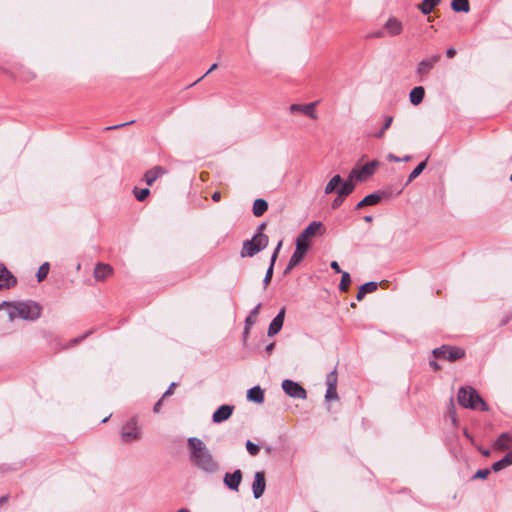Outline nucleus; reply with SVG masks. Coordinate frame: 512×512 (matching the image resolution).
Listing matches in <instances>:
<instances>
[{"label":"nucleus","instance_id":"obj_1","mask_svg":"<svg viewBox=\"0 0 512 512\" xmlns=\"http://www.w3.org/2000/svg\"><path fill=\"white\" fill-rule=\"evenodd\" d=\"M189 460L194 468L205 475H214L219 472L220 464L213 456L206 444L197 437L187 439Z\"/></svg>","mask_w":512,"mask_h":512},{"label":"nucleus","instance_id":"obj_2","mask_svg":"<svg viewBox=\"0 0 512 512\" xmlns=\"http://www.w3.org/2000/svg\"><path fill=\"white\" fill-rule=\"evenodd\" d=\"M457 401L459 405L464 408H469L473 410H481L487 411L488 406L482 397L477 393V391L470 387H461L457 394Z\"/></svg>","mask_w":512,"mask_h":512},{"label":"nucleus","instance_id":"obj_3","mask_svg":"<svg viewBox=\"0 0 512 512\" xmlns=\"http://www.w3.org/2000/svg\"><path fill=\"white\" fill-rule=\"evenodd\" d=\"M268 243L269 238L267 235L262 232H256L252 239L243 242L240 256L242 258L253 257L264 250L268 246Z\"/></svg>","mask_w":512,"mask_h":512},{"label":"nucleus","instance_id":"obj_4","mask_svg":"<svg viewBox=\"0 0 512 512\" xmlns=\"http://www.w3.org/2000/svg\"><path fill=\"white\" fill-rule=\"evenodd\" d=\"M13 308L14 312L11 315H17L25 320L34 321L41 315V306L33 301L18 302Z\"/></svg>","mask_w":512,"mask_h":512},{"label":"nucleus","instance_id":"obj_5","mask_svg":"<svg viewBox=\"0 0 512 512\" xmlns=\"http://www.w3.org/2000/svg\"><path fill=\"white\" fill-rule=\"evenodd\" d=\"M433 355L437 358L456 361L465 357V350L456 346L442 345L433 350Z\"/></svg>","mask_w":512,"mask_h":512},{"label":"nucleus","instance_id":"obj_6","mask_svg":"<svg viewBox=\"0 0 512 512\" xmlns=\"http://www.w3.org/2000/svg\"><path fill=\"white\" fill-rule=\"evenodd\" d=\"M141 438L140 428L136 418H132L121 428V440L124 443H132Z\"/></svg>","mask_w":512,"mask_h":512},{"label":"nucleus","instance_id":"obj_7","mask_svg":"<svg viewBox=\"0 0 512 512\" xmlns=\"http://www.w3.org/2000/svg\"><path fill=\"white\" fill-rule=\"evenodd\" d=\"M337 382H338L337 371H336V369H334L326 376V380H325V384H326L327 388H326L324 398L327 403H331L332 401H339V397L337 394Z\"/></svg>","mask_w":512,"mask_h":512},{"label":"nucleus","instance_id":"obj_8","mask_svg":"<svg viewBox=\"0 0 512 512\" xmlns=\"http://www.w3.org/2000/svg\"><path fill=\"white\" fill-rule=\"evenodd\" d=\"M281 386L285 394L291 398L306 399L307 397L306 390L295 381L285 379Z\"/></svg>","mask_w":512,"mask_h":512},{"label":"nucleus","instance_id":"obj_9","mask_svg":"<svg viewBox=\"0 0 512 512\" xmlns=\"http://www.w3.org/2000/svg\"><path fill=\"white\" fill-rule=\"evenodd\" d=\"M318 105V101H314L307 104H299L295 103L289 106V112L291 114L300 113L311 119H317L316 107Z\"/></svg>","mask_w":512,"mask_h":512},{"label":"nucleus","instance_id":"obj_10","mask_svg":"<svg viewBox=\"0 0 512 512\" xmlns=\"http://www.w3.org/2000/svg\"><path fill=\"white\" fill-rule=\"evenodd\" d=\"M378 165L379 162L377 160H373L363 165L360 169H353L349 174L348 180H352L353 178L364 180L375 172Z\"/></svg>","mask_w":512,"mask_h":512},{"label":"nucleus","instance_id":"obj_11","mask_svg":"<svg viewBox=\"0 0 512 512\" xmlns=\"http://www.w3.org/2000/svg\"><path fill=\"white\" fill-rule=\"evenodd\" d=\"M355 189V184L352 180H346L341 187L337 190V196L332 201V209H337L341 206L347 196H349Z\"/></svg>","mask_w":512,"mask_h":512},{"label":"nucleus","instance_id":"obj_12","mask_svg":"<svg viewBox=\"0 0 512 512\" xmlns=\"http://www.w3.org/2000/svg\"><path fill=\"white\" fill-rule=\"evenodd\" d=\"M440 58V54H435L421 60L417 65L416 73L421 77L428 75Z\"/></svg>","mask_w":512,"mask_h":512},{"label":"nucleus","instance_id":"obj_13","mask_svg":"<svg viewBox=\"0 0 512 512\" xmlns=\"http://www.w3.org/2000/svg\"><path fill=\"white\" fill-rule=\"evenodd\" d=\"M265 487V473L263 471H257L254 475V481L252 483L254 498L259 499L263 495Z\"/></svg>","mask_w":512,"mask_h":512},{"label":"nucleus","instance_id":"obj_14","mask_svg":"<svg viewBox=\"0 0 512 512\" xmlns=\"http://www.w3.org/2000/svg\"><path fill=\"white\" fill-rule=\"evenodd\" d=\"M16 283V278L8 271L4 264L0 263V290L14 287Z\"/></svg>","mask_w":512,"mask_h":512},{"label":"nucleus","instance_id":"obj_15","mask_svg":"<svg viewBox=\"0 0 512 512\" xmlns=\"http://www.w3.org/2000/svg\"><path fill=\"white\" fill-rule=\"evenodd\" d=\"M242 481V472L240 469L235 470L233 473H226L223 478L224 484L233 491H238Z\"/></svg>","mask_w":512,"mask_h":512},{"label":"nucleus","instance_id":"obj_16","mask_svg":"<svg viewBox=\"0 0 512 512\" xmlns=\"http://www.w3.org/2000/svg\"><path fill=\"white\" fill-rule=\"evenodd\" d=\"M383 29L388 36H398L403 31V24L397 18L390 17L383 25Z\"/></svg>","mask_w":512,"mask_h":512},{"label":"nucleus","instance_id":"obj_17","mask_svg":"<svg viewBox=\"0 0 512 512\" xmlns=\"http://www.w3.org/2000/svg\"><path fill=\"white\" fill-rule=\"evenodd\" d=\"M285 318V308L283 307L278 314L275 316V318L271 321L269 328H268V336L272 337L279 333V331L282 329L283 323Z\"/></svg>","mask_w":512,"mask_h":512},{"label":"nucleus","instance_id":"obj_18","mask_svg":"<svg viewBox=\"0 0 512 512\" xmlns=\"http://www.w3.org/2000/svg\"><path fill=\"white\" fill-rule=\"evenodd\" d=\"M167 171L161 167V166H155L151 169H149L148 171L145 172L144 174V181L146 182V184L148 186H152L154 184V182L159 178L161 177L162 175L166 174Z\"/></svg>","mask_w":512,"mask_h":512},{"label":"nucleus","instance_id":"obj_19","mask_svg":"<svg viewBox=\"0 0 512 512\" xmlns=\"http://www.w3.org/2000/svg\"><path fill=\"white\" fill-rule=\"evenodd\" d=\"M232 412L233 406L222 405L213 413L212 420L215 423H221L227 420L232 415Z\"/></svg>","mask_w":512,"mask_h":512},{"label":"nucleus","instance_id":"obj_20","mask_svg":"<svg viewBox=\"0 0 512 512\" xmlns=\"http://www.w3.org/2000/svg\"><path fill=\"white\" fill-rule=\"evenodd\" d=\"M112 272L113 269L109 264L98 263L94 269V277L97 281H104Z\"/></svg>","mask_w":512,"mask_h":512},{"label":"nucleus","instance_id":"obj_21","mask_svg":"<svg viewBox=\"0 0 512 512\" xmlns=\"http://www.w3.org/2000/svg\"><path fill=\"white\" fill-rule=\"evenodd\" d=\"M307 251L308 250L303 249V247L301 245H297L294 253L292 254V256L289 260V263L286 267L285 272H288L293 267H295L297 264H299L301 262V260L304 258Z\"/></svg>","mask_w":512,"mask_h":512},{"label":"nucleus","instance_id":"obj_22","mask_svg":"<svg viewBox=\"0 0 512 512\" xmlns=\"http://www.w3.org/2000/svg\"><path fill=\"white\" fill-rule=\"evenodd\" d=\"M511 442L512 435L510 433L505 432L499 435V437L494 442L493 447L496 450H506L510 447Z\"/></svg>","mask_w":512,"mask_h":512},{"label":"nucleus","instance_id":"obj_23","mask_svg":"<svg viewBox=\"0 0 512 512\" xmlns=\"http://www.w3.org/2000/svg\"><path fill=\"white\" fill-rule=\"evenodd\" d=\"M378 283L375 281L367 282L359 287L358 293L356 295V299L358 301L363 300L366 294L373 293L377 290Z\"/></svg>","mask_w":512,"mask_h":512},{"label":"nucleus","instance_id":"obj_24","mask_svg":"<svg viewBox=\"0 0 512 512\" xmlns=\"http://www.w3.org/2000/svg\"><path fill=\"white\" fill-rule=\"evenodd\" d=\"M247 399L261 404L264 402V392L259 386L252 387L247 392Z\"/></svg>","mask_w":512,"mask_h":512},{"label":"nucleus","instance_id":"obj_25","mask_svg":"<svg viewBox=\"0 0 512 512\" xmlns=\"http://www.w3.org/2000/svg\"><path fill=\"white\" fill-rule=\"evenodd\" d=\"M261 304H257L249 313L245 320V328H244V336H246L252 325L255 323L256 318L258 316L259 310H260Z\"/></svg>","mask_w":512,"mask_h":512},{"label":"nucleus","instance_id":"obj_26","mask_svg":"<svg viewBox=\"0 0 512 512\" xmlns=\"http://www.w3.org/2000/svg\"><path fill=\"white\" fill-rule=\"evenodd\" d=\"M424 95L425 90L422 86L414 87L409 94L410 102L413 105H419L423 101Z\"/></svg>","mask_w":512,"mask_h":512},{"label":"nucleus","instance_id":"obj_27","mask_svg":"<svg viewBox=\"0 0 512 512\" xmlns=\"http://www.w3.org/2000/svg\"><path fill=\"white\" fill-rule=\"evenodd\" d=\"M512 464V450L509 451L502 459L496 461L492 465V470L498 472Z\"/></svg>","mask_w":512,"mask_h":512},{"label":"nucleus","instance_id":"obj_28","mask_svg":"<svg viewBox=\"0 0 512 512\" xmlns=\"http://www.w3.org/2000/svg\"><path fill=\"white\" fill-rule=\"evenodd\" d=\"M381 197L377 193H372L364 197L358 204L356 205V209L363 208L364 206L376 205L379 203Z\"/></svg>","mask_w":512,"mask_h":512},{"label":"nucleus","instance_id":"obj_29","mask_svg":"<svg viewBox=\"0 0 512 512\" xmlns=\"http://www.w3.org/2000/svg\"><path fill=\"white\" fill-rule=\"evenodd\" d=\"M268 209V203L264 199H256L253 203V214L256 217L262 216Z\"/></svg>","mask_w":512,"mask_h":512},{"label":"nucleus","instance_id":"obj_30","mask_svg":"<svg viewBox=\"0 0 512 512\" xmlns=\"http://www.w3.org/2000/svg\"><path fill=\"white\" fill-rule=\"evenodd\" d=\"M441 0H423L419 5L418 8L424 15L430 14L435 6H437Z\"/></svg>","mask_w":512,"mask_h":512},{"label":"nucleus","instance_id":"obj_31","mask_svg":"<svg viewBox=\"0 0 512 512\" xmlns=\"http://www.w3.org/2000/svg\"><path fill=\"white\" fill-rule=\"evenodd\" d=\"M344 182L345 181L342 180L340 175L333 176L331 178V180L327 183L326 187H325V193L326 194L333 193L334 191H336V188L338 186L341 187Z\"/></svg>","mask_w":512,"mask_h":512},{"label":"nucleus","instance_id":"obj_32","mask_svg":"<svg viewBox=\"0 0 512 512\" xmlns=\"http://www.w3.org/2000/svg\"><path fill=\"white\" fill-rule=\"evenodd\" d=\"M451 8L455 12H469L470 4L468 0H452Z\"/></svg>","mask_w":512,"mask_h":512},{"label":"nucleus","instance_id":"obj_33","mask_svg":"<svg viewBox=\"0 0 512 512\" xmlns=\"http://www.w3.org/2000/svg\"><path fill=\"white\" fill-rule=\"evenodd\" d=\"M320 230V221L312 222L307 228H305L301 234L303 238H310Z\"/></svg>","mask_w":512,"mask_h":512},{"label":"nucleus","instance_id":"obj_34","mask_svg":"<svg viewBox=\"0 0 512 512\" xmlns=\"http://www.w3.org/2000/svg\"><path fill=\"white\" fill-rule=\"evenodd\" d=\"M392 122H393V117L392 116H386L382 128L379 131L375 132L373 134V137L377 138V139L383 138L384 135H385L386 130L390 128Z\"/></svg>","mask_w":512,"mask_h":512},{"label":"nucleus","instance_id":"obj_35","mask_svg":"<svg viewBox=\"0 0 512 512\" xmlns=\"http://www.w3.org/2000/svg\"><path fill=\"white\" fill-rule=\"evenodd\" d=\"M426 165H427V160L419 163L414 168V170L409 174L407 184L412 182L415 178H417L422 173V171L426 168Z\"/></svg>","mask_w":512,"mask_h":512},{"label":"nucleus","instance_id":"obj_36","mask_svg":"<svg viewBox=\"0 0 512 512\" xmlns=\"http://www.w3.org/2000/svg\"><path fill=\"white\" fill-rule=\"evenodd\" d=\"M49 269H50V266H49L48 262L43 263L39 267L37 274H36L38 282H42L47 277V275L49 273Z\"/></svg>","mask_w":512,"mask_h":512},{"label":"nucleus","instance_id":"obj_37","mask_svg":"<svg viewBox=\"0 0 512 512\" xmlns=\"http://www.w3.org/2000/svg\"><path fill=\"white\" fill-rule=\"evenodd\" d=\"M133 194L138 201H144L150 194V190L148 188L140 189L135 187L133 190Z\"/></svg>","mask_w":512,"mask_h":512},{"label":"nucleus","instance_id":"obj_38","mask_svg":"<svg viewBox=\"0 0 512 512\" xmlns=\"http://www.w3.org/2000/svg\"><path fill=\"white\" fill-rule=\"evenodd\" d=\"M351 283V277L348 272H342L341 281L339 284L340 291L346 292L348 290L349 284Z\"/></svg>","mask_w":512,"mask_h":512},{"label":"nucleus","instance_id":"obj_39","mask_svg":"<svg viewBox=\"0 0 512 512\" xmlns=\"http://www.w3.org/2000/svg\"><path fill=\"white\" fill-rule=\"evenodd\" d=\"M246 449L251 456H256L260 451V447L250 440L246 442Z\"/></svg>","mask_w":512,"mask_h":512},{"label":"nucleus","instance_id":"obj_40","mask_svg":"<svg viewBox=\"0 0 512 512\" xmlns=\"http://www.w3.org/2000/svg\"><path fill=\"white\" fill-rule=\"evenodd\" d=\"M21 77L24 81H31L36 77V74L30 69H23Z\"/></svg>","mask_w":512,"mask_h":512},{"label":"nucleus","instance_id":"obj_41","mask_svg":"<svg viewBox=\"0 0 512 512\" xmlns=\"http://www.w3.org/2000/svg\"><path fill=\"white\" fill-rule=\"evenodd\" d=\"M490 474V470L488 468L486 469H479L473 476V479H486Z\"/></svg>","mask_w":512,"mask_h":512},{"label":"nucleus","instance_id":"obj_42","mask_svg":"<svg viewBox=\"0 0 512 512\" xmlns=\"http://www.w3.org/2000/svg\"><path fill=\"white\" fill-rule=\"evenodd\" d=\"M301 245L303 249L308 250L309 248V238H303L302 234L297 237L296 239V246Z\"/></svg>","mask_w":512,"mask_h":512},{"label":"nucleus","instance_id":"obj_43","mask_svg":"<svg viewBox=\"0 0 512 512\" xmlns=\"http://www.w3.org/2000/svg\"><path fill=\"white\" fill-rule=\"evenodd\" d=\"M272 276H273V268L272 267H268L267 271H266V274H265V277H264V280H263V284H264V287L266 288L271 279H272Z\"/></svg>","mask_w":512,"mask_h":512},{"label":"nucleus","instance_id":"obj_44","mask_svg":"<svg viewBox=\"0 0 512 512\" xmlns=\"http://www.w3.org/2000/svg\"><path fill=\"white\" fill-rule=\"evenodd\" d=\"M175 386H176V383H174V382H173V383H171V385L169 386V388H168V389L165 391V393L163 394L162 399H164V398H165V397H167V396L172 395V393H173V389H174V387H175Z\"/></svg>","mask_w":512,"mask_h":512},{"label":"nucleus","instance_id":"obj_45","mask_svg":"<svg viewBox=\"0 0 512 512\" xmlns=\"http://www.w3.org/2000/svg\"><path fill=\"white\" fill-rule=\"evenodd\" d=\"M218 65L216 63L212 64L211 67L209 68V70L205 73V75H203L201 78H199L198 80H196L193 84H196L197 82H199L201 79H203L205 76H207L209 73H211L212 71H214L215 69H217Z\"/></svg>","mask_w":512,"mask_h":512},{"label":"nucleus","instance_id":"obj_46","mask_svg":"<svg viewBox=\"0 0 512 512\" xmlns=\"http://www.w3.org/2000/svg\"><path fill=\"white\" fill-rule=\"evenodd\" d=\"M330 266L336 273H342V270L340 269V266L337 261H332Z\"/></svg>","mask_w":512,"mask_h":512},{"label":"nucleus","instance_id":"obj_47","mask_svg":"<svg viewBox=\"0 0 512 512\" xmlns=\"http://www.w3.org/2000/svg\"><path fill=\"white\" fill-rule=\"evenodd\" d=\"M370 36L376 37V38H383L386 36V33H385V30L383 29L382 31H376V32L372 33Z\"/></svg>","mask_w":512,"mask_h":512},{"label":"nucleus","instance_id":"obj_48","mask_svg":"<svg viewBox=\"0 0 512 512\" xmlns=\"http://www.w3.org/2000/svg\"><path fill=\"white\" fill-rule=\"evenodd\" d=\"M455 55H456V49H454L453 47H450L446 50V56L448 58H453Z\"/></svg>","mask_w":512,"mask_h":512},{"label":"nucleus","instance_id":"obj_49","mask_svg":"<svg viewBox=\"0 0 512 512\" xmlns=\"http://www.w3.org/2000/svg\"><path fill=\"white\" fill-rule=\"evenodd\" d=\"M463 435L471 442V444H475L473 436L467 431V429L463 430Z\"/></svg>","mask_w":512,"mask_h":512},{"label":"nucleus","instance_id":"obj_50","mask_svg":"<svg viewBox=\"0 0 512 512\" xmlns=\"http://www.w3.org/2000/svg\"><path fill=\"white\" fill-rule=\"evenodd\" d=\"M132 123H134V121H130V122H126V123H122V124L114 125V126H111V127H107L106 129H107V130H110V129H117V128L124 127V126L129 125V124H132Z\"/></svg>","mask_w":512,"mask_h":512},{"label":"nucleus","instance_id":"obj_51","mask_svg":"<svg viewBox=\"0 0 512 512\" xmlns=\"http://www.w3.org/2000/svg\"><path fill=\"white\" fill-rule=\"evenodd\" d=\"M162 400H163V399L161 398L158 402H156V403H155V405H154V407H153V411H154L155 413H158V412L160 411L161 406H162Z\"/></svg>","mask_w":512,"mask_h":512},{"label":"nucleus","instance_id":"obj_52","mask_svg":"<svg viewBox=\"0 0 512 512\" xmlns=\"http://www.w3.org/2000/svg\"><path fill=\"white\" fill-rule=\"evenodd\" d=\"M387 159H388L389 161H393V162H400V161H401V158H399V157L395 156V155H394V154H392V153L388 154Z\"/></svg>","mask_w":512,"mask_h":512},{"label":"nucleus","instance_id":"obj_53","mask_svg":"<svg viewBox=\"0 0 512 512\" xmlns=\"http://www.w3.org/2000/svg\"><path fill=\"white\" fill-rule=\"evenodd\" d=\"M211 198L213 201L218 202L221 199V193L219 191H216L212 194Z\"/></svg>","mask_w":512,"mask_h":512},{"label":"nucleus","instance_id":"obj_54","mask_svg":"<svg viewBox=\"0 0 512 512\" xmlns=\"http://www.w3.org/2000/svg\"><path fill=\"white\" fill-rule=\"evenodd\" d=\"M478 450L485 457H488L490 455V450L489 449L478 447Z\"/></svg>","mask_w":512,"mask_h":512},{"label":"nucleus","instance_id":"obj_55","mask_svg":"<svg viewBox=\"0 0 512 512\" xmlns=\"http://www.w3.org/2000/svg\"><path fill=\"white\" fill-rule=\"evenodd\" d=\"M429 364H430V366H431L435 371H437V370H439V369H440L439 364H438L436 361H434V360H431V361L429 362Z\"/></svg>","mask_w":512,"mask_h":512},{"label":"nucleus","instance_id":"obj_56","mask_svg":"<svg viewBox=\"0 0 512 512\" xmlns=\"http://www.w3.org/2000/svg\"><path fill=\"white\" fill-rule=\"evenodd\" d=\"M275 347V344L274 343H270L269 345L266 346L265 350L268 354H271L273 349Z\"/></svg>","mask_w":512,"mask_h":512},{"label":"nucleus","instance_id":"obj_57","mask_svg":"<svg viewBox=\"0 0 512 512\" xmlns=\"http://www.w3.org/2000/svg\"><path fill=\"white\" fill-rule=\"evenodd\" d=\"M277 257H278V255H276V254H272V256H271V263H270V266H269V267L274 268V264H275V262H276Z\"/></svg>","mask_w":512,"mask_h":512},{"label":"nucleus","instance_id":"obj_58","mask_svg":"<svg viewBox=\"0 0 512 512\" xmlns=\"http://www.w3.org/2000/svg\"><path fill=\"white\" fill-rule=\"evenodd\" d=\"M281 246H282V241H280V242L277 244V246H276V248H275V250H274L273 254L278 255V254H279V251H280Z\"/></svg>","mask_w":512,"mask_h":512},{"label":"nucleus","instance_id":"obj_59","mask_svg":"<svg viewBox=\"0 0 512 512\" xmlns=\"http://www.w3.org/2000/svg\"><path fill=\"white\" fill-rule=\"evenodd\" d=\"M86 336H87V334H84V335H83V336H81V337L75 338V339L73 340V343H74V344H78V343H79L80 341H82Z\"/></svg>","mask_w":512,"mask_h":512},{"label":"nucleus","instance_id":"obj_60","mask_svg":"<svg viewBox=\"0 0 512 512\" xmlns=\"http://www.w3.org/2000/svg\"><path fill=\"white\" fill-rule=\"evenodd\" d=\"M266 224L265 223H262L258 226L257 228V232H262V230L265 228Z\"/></svg>","mask_w":512,"mask_h":512},{"label":"nucleus","instance_id":"obj_61","mask_svg":"<svg viewBox=\"0 0 512 512\" xmlns=\"http://www.w3.org/2000/svg\"><path fill=\"white\" fill-rule=\"evenodd\" d=\"M372 219H373V217H372V216H365V217H364V220H365L366 222H371V221H372Z\"/></svg>","mask_w":512,"mask_h":512},{"label":"nucleus","instance_id":"obj_62","mask_svg":"<svg viewBox=\"0 0 512 512\" xmlns=\"http://www.w3.org/2000/svg\"><path fill=\"white\" fill-rule=\"evenodd\" d=\"M409 160H411V156L410 155H407V156L401 158V161H409Z\"/></svg>","mask_w":512,"mask_h":512},{"label":"nucleus","instance_id":"obj_63","mask_svg":"<svg viewBox=\"0 0 512 512\" xmlns=\"http://www.w3.org/2000/svg\"><path fill=\"white\" fill-rule=\"evenodd\" d=\"M178 512H190L187 508H181L178 510Z\"/></svg>","mask_w":512,"mask_h":512},{"label":"nucleus","instance_id":"obj_64","mask_svg":"<svg viewBox=\"0 0 512 512\" xmlns=\"http://www.w3.org/2000/svg\"><path fill=\"white\" fill-rule=\"evenodd\" d=\"M6 500H7V497H2V498H0V503L4 502Z\"/></svg>","mask_w":512,"mask_h":512}]
</instances>
